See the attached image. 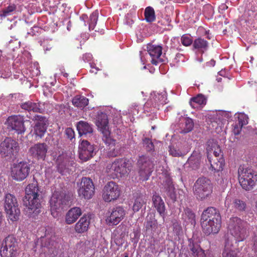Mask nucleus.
Returning a JSON list of instances; mask_svg holds the SVG:
<instances>
[{
  "label": "nucleus",
  "mask_w": 257,
  "mask_h": 257,
  "mask_svg": "<svg viewBox=\"0 0 257 257\" xmlns=\"http://www.w3.org/2000/svg\"><path fill=\"white\" fill-rule=\"evenodd\" d=\"M26 195L24 199L25 209L28 215L32 214H37L40 212L41 207L38 198V187L36 182L29 184L26 188Z\"/></svg>",
  "instance_id": "1"
},
{
  "label": "nucleus",
  "mask_w": 257,
  "mask_h": 257,
  "mask_svg": "<svg viewBox=\"0 0 257 257\" xmlns=\"http://www.w3.org/2000/svg\"><path fill=\"white\" fill-rule=\"evenodd\" d=\"M247 223L237 217L230 218L228 223V231L234 237L236 241H242L247 236Z\"/></svg>",
  "instance_id": "2"
},
{
  "label": "nucleus",
  "mask_w": 257,
  "mask_h": 257,
  "mask_svg": "<svg viewBox=\"0 0 257 257\" xmlns=\"http://www.w3.org/2000/svg\"><path fill=\"white\" fill-rule=\"evenodd\" d=\"M238 175L239 182L245 190H251L257 182V173L250 168L240 166Z\"/></svg>",
  "instance_id": "3"
},
{
  "label": "nucleus",
  "mask_w": 257,
  "mask_h": 257,
  "mask_svg": "<svg viewBox=\"0 0 257 257\" xmlns=\"http://www.w3.org/2000/svg\"><path fill=\"white\" fill-rule=\"evenodd\" d=\"M5 210L9 219L12 221L19 219L20 210L17 198L11 193H6L4 199Z\"/></svg>",
  "instance_id": "4"
},
{
  "label": "nucleus",
  "mask_w": 257,
  "mask_h": 257,
  "mask_svg": "<svg viewBox=\"0 0 257 257\" xmlns=\"http://www.w3.org/2000/svg\"><path fill=\"white\" fill-rule=\"evenodd\" d=\"M108 117L106 113L98 112L96 118L95 124L102 134V140L107 146L112 143V136L111 128L108 125Z\"/></svg>",
  "instance_id": "5"
},
{
  "label": "nucleus",
  "mask_w": 257,
  "mask_h": 257,
  "mask_svg": "<svg viewBox=\"0 0 257 257\" xmlns=\"http://www.w3.org/2000/svg\"><path fill=\"white\" fill-rule=\"evenodd\" d=\"M193 192L198 199L206 198L212 192L211 181L205 177L199 178L194 185Z\"/></svg>",
  "instance_id": "6"
},
{
  "label": "nucleus",
  "mask_w": 257,
  "mask_h": 257,
  "mask_svg": "<svg viewBox=\"0 0 257 257\" xmlns=\"http://www.w3.org/2000/svg\"><path fill=\"white\" fill-rule=\"evenodd\" d=\"M18 249V243L16 238L13 235H9L2 242L1 255L2 257H16Z\"/></svg>",
  "instance_id": "7"
},
{
  "label": "nucleus",
  "mask_w": 257,
  "mask_h": 257,
  "mask_svg": "<svg viewBox=\"0 0 257 257\" xmlns=\"http://www.w3.org/2000/svg\"><path fill=\"white\" fill-rule=\"evenodd\" d=\"M166 95L165 93L154 92L151 94L150 99L144 106L145 112H153L159 109L160 106L166 103Z\"/></svg>",
  "instance_id": "8"
},
{
  "label": "nucleus",
  "mask_w": 257,
  "mask_h": 257,
  "mask_svg": "<svg viewBox=\"0 0 257 257\" xmlns=\"http://www.w3.org/2000/svg\"><path fill=\"white\" fill-rule=\"evenodd\" d=\"M137 165L140 179L143 181L148 180L153 170L152 161L149 158L142 156L140 157Z\"/></svg>",
  "instance_id": "9"
},
{
  "label": "nucleus",
  "mask_w": 257,
  "mask_h": 257,
  "mask_svg": "<svg viewBox=\"0 0 257 257\" xmlns=\"http://www.w3.org/2000/svg\"><path fill=\"white\" fill-rule=\"evenodd\" d=\"M19 150L18 143L11 138H5L0 144V155L2 157L12 158Z\"/></svg>",
  "instance_id": "10"
},
{
  "label": "nucleus",
  "mask_w": 257,
  "mask_h": 257,
  "mask_svg": "<svg viewBox=\"0 0 257 257\" xmlns=\"http://www.w3.org/2000/svg\"><path fill=\"white\" fill-rule=\"evenodd\" d=\"M30 165L26 162H20L14 164L11 168V176L17 181L24 180L29 174Z\"/></svg>",
  "instance_id": "11"
},
{
  "label": "nucleus",
  "mask_w": 257,
  "mask_h": 257,
  "mask_svg": "<svg viewBox=\"0 0 257 257\" xmlns=\"http://www.w3.org/2000/svg\"><path fill=\"white\" fill-rule=\"evenodd\" d=\"M78 193L80 197L85 199L92 198L94 193V186L92 180L89 178L83 177Z\"/></svg>",
  "instance_id": "12"
},
{
  "label": "nucleus",
  "mask_w": 257,
  "mask_h": 257,
  "mask_svg": "<svg viewBox=\"0 0 257 257\" xmlns=\"http://www.w3.org/2000/svg\"><path fill=\"white\" fill-rule=\"evenodd\" d=\"M224 204L227 209L230 211L234 210L236 212L243 211L246 207L244 201L233 197L231 193L227 194Z\"/></svg>",
  "instance_id": "13"
},
{
  "label": "nucleus",
  "mask_w": 257,
  "mask_h": 257,
  "mask_svg": "<svg viewBox=\"0 0 257 257\" xmlns=\"http://www.w3.org/2000/svg\"><path fill=\"white\" fill-rule=\"evenodd\" d=\"M36 121L33 127V134L36 138H42L45 134L47 128V119L46 117L36 115L31 118Z\"/></svg>",
  "instance_id": "14"
},
{
  "label": "nucleus",
  "mask_w": 257,
  "mask_h": 257,
  "mask_svg": "<svg viewBox=\"0 0 257 257\" xmlns=\"http://www.w3.org/2000/svg\"><path fill=\"white\" fill-rule=\"evenodd\" d=\"M68 202V197L64 193H54L50 200V205L52 214H53L54 211L56 212L62 209L63 206L66 205Z\"/></svg>",
  "instance_id": "15"
},
{
  "label": "nucleus",
  "mask_w": 257,
  "mask_h": 257,
  "mask_svg": "<svg viewBox=\"0 0 257 257\" xmlns=\"http://www.w3.org/2000/svg\"><path fill=\"white\" fill-rule=\"evenodd\" d=\"M94 147L86 140H82L79 145V158L86 161L92 158L95 154Z\"/></svg>",
  "instance_id": "16"
},
{
  "label": "nucleus",
  "mask_w": 257,
  "mask_h": 257,
  "mask_svg": "<svg viewBox=\"0 0 257 257\" xmlns=\"http://www.w3.org/2000/svg\"><path fill=\"white\" fill-rule=\"evenodd\" d=\"M131 164L126 159L116 160L113 162V174L116 178L121 177L127 174L131 170Z\"/></svg>",
  "instance_id": "17"
},
{
  "label": "nucleus",
  "mask_w": 257,
  "mask_h": 257,
  "mask_svg": "<svg viewBox=\"0 0 257 257\" xmlns=\"http://www.w3.org/2000/svg\"><path fill=\"white\" fill-rule=\"evenodd\" d=\"M8 126L15 130L18 134H23L26 131L23 117L20 115H12L7 119Z\"/></svg>",
  "instance_id": "18"
},
{
  "label": "nucleus",
  "mask_w": 257,
  "mask_h": 257,
  "mask_svg": "<svg viewBox=\"0 0 257 257\" xmlns=\"http://www.w3.org/2000/svg\"><path fill=\"white\" fill-rule=\"evenodd\" d=\"M221 219L211 220L201 222L204 233L209 235L211 233H217L221 227Z\"/></svg>",
  "instance_id": "19"
},
{
  "label": "nucleus",
  "mask_w": 257,
  "mask_h": 257,
  "mask_svg": "<svg viewBox=\"0 0 257 257\" xmlns=\"http://www.w3.org/2000/svg\"><path fill=\"white\" fill-rule=\"evenodd\" d=\"M48 151V146L45 143H38L29 149V153L32 156L39 160H44Z\"/></svg>",
  "instance_id": "20"
},
{
  "label": "nucleus",
  "mask_w": 257,
  "mask_h": 257,
  "mask_svg": "<svg viewBox=\"0 0 257 257\" xmlns=\"http://www.w3.org/2000/svg\"><path fill=\"white\" fill-rule=\"evenodd\" d=\"M147 48L153 64L156 65L159 62H162L160 56L162 54V47L161 46L149 44Z\"/></svg>",
  "instance_id": "21"
},
{
  "label": "nucleus",
  "mask_w": 257,
  "mask_h": 257,
  "mask_svg": "<svg viewBox=\"0 0 257 257\" xmlns=\"http://www.w3.org/2000/svg\"><path fill=\"white\" fill-rule=\"evenodd\" d=\"M188 241V249L193 257H205L204 250L201 248L197 239L193 237L189 239Z\"/></svg>",
  "instance_id": "22"
},
{
  "label": "nucleus",
  "mask_w": 257,
  "mask_h": 257,
  "mask_svg": "<svg viewBox=\"0 0 257 257\" xmlns=\"http://www.w3.org/2000/svg\"><path fill=\"white\" fill-rule=\"evenodd\" d=\"M44 105V104H43ZM21 107L28 111L42 113L44 111V107L39 102H35L32 101H28L21 104Z\"/></svg>",
  "instance_id": "23"
},
{
  "label": "nucleus",
  "mask_w": 257,
  "mask_h": 257,
  "mask_svg": "<svg viewBox=\"0 0 257 257\" xmlns=\"http://www.w3.org/2000/svg\"><path fill=\"white\" fill-rule=\"evenodd\" d=\"M211 220L221 219L219 211L215 208L210 207L204 210L201 215V222Z\"/></svg>",
  "instance_id": "24"
},
{
  "label": "nucleus",
  "mask_w": 257,
  "mask_h": 257,
  "mask_svg": "<svg viewBox=\"0 0 257 257\" xmlns=\"http://www.w3.org/2000/svg\"><path fill=\"white\" fill-rule=\"evenodd\" d=\"M55 239V236L54 234L52 232L46 230L45 235L41 237L40 241L42 246L51 248L52 246H55L56 244Z\"/></svg>",
  "instance_id": "25"
},
{
  "label": "nucleus",
  "mask_w": 257,
  "mask_h": 257,
  "mask_svg": "<svg viewBox=\"0 0 257 257\" xmlns=\"http://www.w3.org/2000/svg\"><path fill=\"white\" fill-rule=\"evenodd\" d=\"M81 214L82 211L79 207L72 208L66 214V223L68 224H71L75 222Z\"/></svg>",
  "instance_id": "26"
},
{
  "label": "nucleus",
  "mask_w": 257,
  "mask_h": 257,
  "mask_svg": "<svg viewBox=\"0 0 257 257\" xmlns=\"http://www.w3.org/2000/svg\"><path fill=\"white\" fill-rule=\"evenodd\" d=\"M200 158L201 156L199 153L193 152L185 164L186 167H188L192 170H197L200 166Z\"/></svg>",
  "instance_id": "27"
},
{
  "label": "nucleus",
  "mask_w": 257,
  "mask_h": 257,
  "mask_svg": "<svg viewBox=\"0 0 257 257\" xmlns=\"http://www.w3.org/2000/svg\"><path fill=\"white\" fill-rule=\"evenodd\" d=\"M58 170L62 174L67 172L69 167L72 164L70 163V158L64 155L59 156L57 159Z\"/></svg>",
  "instance_id": "28"
},
{
  "label": "nucleus",
  "mask_w": 257,
  "mask_h": 257,
  "mask_svg": "<svg viewBox=\"0 0 257 257\" xmlns=\"http://www.w3.org/2000/svg\"><path fill=\"white\" fill-rule=\"evenodd\" d=\"M222 257H238L237 250L233 246L232 243L229 238L225 240Z\"/></svg>",
  "instance_id": "29"
},
{
  "label": "nucleus",
  "mask_w": 257,
  "mask_h": 257,
  "mask_svg": "<svg viewBox=\"0 0 257 257\" xmlns=\"http://www.w3.org/2000/svg\"><path fill=\"white\" fill-rule=\"evenodd\" d=\"M179 124L180 128V133H187L191 131L194 126L193 120L189 117H183L180 119Z\"/></svg>",
  "instance_id": "30"
},
{
  "label": "nucleus",
  "mask_w": 257,
  "mask_h": 257,
  "mask_svg": "<svg viewBox=\"0 0 257 257\" xmlns=\"http://www.w3.org/2000/svg\"><path fill=\"white\" fill-rule=\"evenodd\" d=\"M76 127L80 136L92 134L93 132L92 125L85 121H78L77 123Z\"/></svg>",
  "instance_id": "31"
},
{
  "label": "nucleus",
  "mask_w": 257,
  "mask_h": 257,
  "mask_svg": "<svg viewBox=\"0 0 257 257\" xmlns=\"http://www.w3.org/2000/svg\"><path fill=\"white\" fill-rule=\"evenodd\" d=\"M90 222L88 217L86 216L82 217L79 221L75 224V230L77 233H83L87 231Z\"/></svg>",
  "instance_id": "32"
},
{
  "label": "nucleus",
  "mask_w": 257,
  "mask_h": 257,
  "mask_svg": "<svg viewBox=\"0 0 257 257\" xmlns=\"http://www.w3.org/2000/svg\"><path fill=\"white\" fill-rule=\"evenodd\" d=\"M193 47L197 51L203 53L208 48V42L202 38H198L193 41Z\"/></svg>",
  "instance_id": "33"
},
{
  "label": "nucleus",
  "mask_w": 257,
  "mask_h": 257,
  "mask_svg": "<svg viewBox=\"0 0 257 257\" xmlns=\"http://www.w3.org/2000/svg\"><path fill=\"white\" fill-rule=\"evenodd\" d=\"M153 201L155 207L160 215L164 218L165 207V204L161 197L159 195H154L153 196Z\"/></svg>",
  "instance_id": "34"
},
{
  "label": "nucleus",
  "mask_w": 257,
  "mask_h": 257,
  "mask_svg": "<svg viewBox=\"0 0 257 257\" xmlns=\"http://www.w3.org/2000/svg\"><path fill=\"white\" fill-rule=\"evenodd\" d=\"M208 159L210 163L211 167L215 172L221 171L223 170L224 165V160L222 156L219 158L211 159V157L208 156Z\"/></svg>",
  "instance_id": "35"
},
{
  "label": "nucleus",
  "mask_w": 257,
  "mask_h": 257,
  "mask_svg": "<svg viewBox=\"0 0 257 257\" xmlns=\"http://www.w3.org/2000/svg\"><path fill=\"white\" fill-rule=\"evenodd\" d=\"M208 143V147L207 148L208 156L209 155V156L211 154L213 155V157H211V159L219 158L220 157V156H222V157H223L221 150L217 144L214 143L210 146L211 142H209Z\"/></svg>",
  "instance_id": "36"
},
{
  "label": "nucleus",
  "mask_w": 257,
  "mask_h": 257,
  "mask_svg": "<svg viewBox=\"0 0 257 257\" xmlns=\"http://www.w3.org/2000/svg\"><path fill=\"white\" fill-rule=\"evenodd\" d=\"M72 103L75 107L82 109L88 104L89 100L84 96L78 95L72 98Z\"/></svg>",
  "instance_id": "37"
},
{
  "label": "nucleus",
  "mask_w": 257,
  "mask_h": 257,
  "mask_svg": "<svg viewBox=\"0 0 257 257\" xmlns=\"http://www.w3.org/2000/svg\"><path fill=\"white\" fill-rule=\"evenodd\" d=\"M206 99L204 95L198 94L196 97H192L190 100V104L194 108H198L206 104Z\"/></svg>",
  "instance_id": "38"
},
{
  "label": "nucleus",
  "mask_w": 257,
  "mask_h": 257,
  "mask_svg": "<svg viewBox=\"0 0 257 257\" xmlns=\"http://www.w3.org/2000/svg\"><path fill=\"white\" fill-rule=\"evenodd\" d=\"M112 182L107 183L103 190L102 197L105 202H110L112 200Z\"/></svg>",
  "instance_id": "39"
},
{
  "label": "nucleus",
  "mask_w": 257,
  "mask_h": 257,
  "mask_svg": "<svg viewBox=\"0 0 257 257\" xmlns=\"http://www.w3.org/2000/svg\"><path fill=\"white\" fill-rule=\"evenodd\" d=\"M125 215L124 209L120 207H117L113 210V225L117 224L123 218Z\"/></svg>",
  "instance_id": "40"
},
{
  "label": "nucleus",
  "mask_w": 257,
  "mask_h": 257,
  "mask_svg": "<svg viewBox=\"0 0 257 257\" xmlns=\"http://www.w3.org/2000/svg\"><path fill=\"white\" fill-rule=\"evenodd\" d=\"M183 219L187 222L194 225L195 223V214L189 209L185 210L183 214Z\"/></svg>",
  "instance_id": "41"
},
{
  "label": "nucleus",
  "mask_w": 257,
  "mask_h": 257,
  "mask_svg": "<svg viewBox=\"0 0 257 257\" xmlns=\"http://www.w3.org/2000/svg\"><path fill=\"white\" fill-rule=\"evenodd\" d=\"M136 18V10L131 8L125 16L124 23L128 26H131L134 24V19Z\"/></svg>",
  "instance_id": "42"
},
{
  "label": "nucleus",
  "mask_w": 257,
  "mask_h": 257,
  "mask_svg": "<svg viewBox=\"0 0 257 257\" xmlns=\"http://www.w3.org/2000/svg\"><path fill=\"white\" fill-rule=\"evenodd\" d=\"M169 154L173 157H179L185 155L188 152L187 149L180 150L174 147H169Z\"/></svg>",
  "instance_id": "43"
},
{
  "label": "nucleus",
  "mask_w": 257,
  "mask_h": 257,
  "mask_svg": "<svg viewBox=\"0 0 257 257\" xmlns=\"http://www.w3.org/2000/svg\"><path fill=\"white\" fill-rule=\"evenodd\" d=\"M145 20L148 22H152L155 20L156 17L154 9L151 7H148L145 11Z\"/></svg>",
  "instance_id": "44"
},
{
  "label": "nucleus",
  "mask_w": 257,
  "mask_h": 257,
  "mask_svg": "<svg viewBox=\"0 0 257 257\" xmlns=\"http://www.w3.org/2000/svg\"><path fill=\"white\" fill-rule=\"evenodd\" d=\"M165 192L167 195L173 200H175L176 198V194L175 192V188L172 183L169 181L167 184V186L165 187Z\"/></svg>",
  "instance_id": "45"
},
{
  "label": "nucleus",
  "mask_w": 257,
  "mask_h": 257,
  "mask_svg": "<svg viewBox=\"0 0 257 257\" xmlns=\"http://www.w3.org/2000/svg\"><path fill=\"white\" fill-rule=\"evenodd\" d=\"M98 17V12L97 11H94L90 15L89 23V30L94 29L97 22Z\"/></svg>",
  "instance_id": "46"
},
{
  "label": "nucleus",
  "mask_w": 257,
  "mask_h": 257,
  "mask_svg": "<svg viewBox=\"0 0 257 257\" xmlns=\"http://www.w3.org/2000/svg\"><path fill=\"white\" fill-rule=\"evenodd\" d=\"M144 203V201L143 199L139 197H137L134 203L133 206V210L134 212H136L139 211V210L142 208L143 204Z\"/></svg>",
  "instance_id": "47"
},
{
  "label": "nucleus",
  "mask_w": 257,
  "mask_h": 257,
  "mask_svg": "<svg viewBox=\"0 0 257 257\" xmlns=\"http://www.w3.org/2000/svg\"><path fill=\"white\" fill-rule=\"evenodd\" d=\"M181 41L185 46H189L193 43L191 36L189 35H183L181 38Z\"/></svg>",
  "instance_id": "48"
},
{
  "label": "nucleus",
  "mask_w": 257,
  "mask_h": 257,
  "mask_svg": "<svg viewBox=\"0 0 257 257\" xmlns=\"http://www.w3.org/2000/svg\"><path fill=\"white\" fill-rule=\"evenodd\" d=\"M120 124L122 123L121 114L120 111L113 109V124Z\"/></svg>",
  "instance_id": "49"
},
{
  "label": "nucleus",
  "mask_w": 257,
  "mask_h": 257,
  "mask_svg": "<svg viewBox=\"0 0 257 257\" xmlns=\"http://www.w3.org/2000/svg\"><path fill=\"white\" fill-rule=\"evenodd\" d=\"M143 146L147 151H151L154 149V145L151 140L149 138H145L143 140Z\"/></svg>",
  "instance_id": "50"
},
{
  "label": "nucleus",
  "mask_w": 257,
  "mask_h": 257,
  "mask_svg": "<svg viewBox=\"0 0 257 257\" xmlns=\"http://www.w3.org/2000/svg\"><path fill=\"white\" fill-rule=\"evenodd\" d=\"M139 110L140 108L139 107L138 105L136 103H134L128 109V112L132 115H136L138 114Z\"/></svg>",
  "instance_id": "51"
},
{
  "label": "nucleus",
  "mask_w": 257,
  "mask_h": 257,
  "mask_svg": "<svg viewBox=\"0 0 257 257\" xmlns=\"http://www.w3.org/2000/svg\"><path fill=\"white\" fill-rule=\"evenodd\" d=\"M248 117L247 116L243 114H240L238 117V124H240V126H243L248 123Z\"/></svg>",
  "instance_id": "52"
},
{
  "label": "nucleus",
  "mask_w": 257,
  "mask_h": 257,
  "mask_svg": "<svg viewBox=\"0 0 257 257\" xmlns=\"http://www.w3.org/2000/svg\"><path fill=\"white\" fill-rule=\"evenodd\" d=\"M15 10L16 6L14 5H10L3 11V16L7 17Z\"/></svg>",
  "instance_id": "53"
},
{
  "label": "nucleus",
  "mask_w": 257,
  "mask_h": 257,
  "mask_svg": "<svg viewBox=\"0 0 257 257\" xmlns=\"http://www.w3.org/2000/svg\"><path fill=\"white\" fill-rule=\"evenodd\" d=\"M252 251L254 252V256H252L250 254L248 255V257H257V236H254L252 238Z\"/></svg>",
  "instance_id": "54"
},
{
  "label": "nucleus",
  "mask_w": 257,
  "mask_h": 257,
  "mask_svg": "<svg viewBox=\"0 0 257 257\" xmlns=\"http://www.w3.org/2000/svg\"><path fill=\"white\" fill-rule=\"evenodd\" d=\"M120 188L113 183V200L118 198L120 194Z\"/></svg>",
  "instance_id": "55"
},
{
  "label": "nucleus",
  "mask_w": 257,
  "mask_h": 257,
  "mask_svg": "<svg viewBox=\"0 0 257 257\" xmlns=\"http://www.w3.org/2000/svg\"><path fill=\"white\" fill-rule=\"evenodd\" d=\"M65 133L68 139H69L70 140H72L73 138H74L75 133L73 130L70 127L67 128L65 130Z\"/></svg>",
  "instance_id": "56"
},
{
  "label": "nucleus",
  "mask_w": 257,
  "mask_h": 257,
  "mask_svg": "<svg viewBox=\"0 0 257 257\" xmlns=\"http://www.w3.org/2000/svg\"><path fill=\"white\" fill-rule=\"evenodd\" d=\"M233 130L232 132L235 135H238L240 134L242 126H240V124H239L237 123H235L233 124Z\"/></svg>",
  "instance_id": "57"
},
{
  "label": "nucleus",
  "mask_w": 257,
  "mask_h": 257,
  "mask_svg": "<svg viewBox=\"0 0 257 257\" xmlns=\"http://www.w3.org/2000/svg\"><path fill=\"white\" fill-rule=\"evenodd\" d=\"M157 224V221L156 220H152L147 221L146 223L145 226L147 230H149L156 226Z\"/></svg>",
  "instance_id": "58"
},
{
  "label": "nucleus",
  "mask_w": 257,
  "mask_h": 257,
  "mask_svg": "<svg viewBox=\"0 0 257 257\" xmlns=\"http://www.w3.org/2000/svg\"><path fill=\"white\" fill-rule=\"evenodd\" d=\"M174 62L178 63L180 61L184 62V56L180 53H177L174 59Z\"/></svg>",
  "instance_id": "59"
},
{
  "label": "nucleus",
  "mask_w": 257,
  "mask_h": 257,
  "mask_svg": "<svg viewBox=\"0 0 257 257\" xmlns=\"http://www.w3.org/2000/svg\"><path fill=\"white\" fill-rule=\"evenodd\" d=\"M92 59V55L90 53H85L82 56V59L84 62H90Z\"/></svg>",
  "instance_id": "60"
},
{
  "label": "nucleus",
  "mask_w": 257,
  "mask_h": 257,
  "mask_svg": "<svg viewBox=\"0 0 257 257\" xmlns=\"http://www.w3.org/2000/svg\"><path fill=\"white\" fill-rule=\"evenodd\" d=\"M218 123L217 121H213L211 122V123L209 124V127L213 130H215L217 131L218 129Z\"/></svg>",
  "instance_id": "61"
},
{
  "label": "nucleus",
  "mask_w": 257,
  "mask_h": 257,
  "mask_svg": "<svg viewBox=\"0 0 257 257\" xmlns=\"http://www.w3.org/2000/svg\"><path fill=\"white\" fill-rule=\"evenodd\" d=\"M215 64V61L214 60H211L207 63V66H214Z\"/></svg>",
  "instance_id": "62"
},
{
  "label": "nucleus",
  "mask_w": 257,
  "mask_h": 257,
  "mask_svg": "<svg viewBox=\"0 0 257 257\" xmlns=\"http://www.w3.org/2000/svg\"><path fill=\"white\" fill-rule=\"evenodd\" d=\"M112 214V213L110 214V216H108L106 219V222L107 223V224H109V225H110L111 223H112V221H111V215Z\"/></svg>",
  "instance_id": "63"
},
{
  "label": "nucleus",
  "mask_w": 257,
  "mask_h": 257,
  "mask_svg": "<svg viewBox=\"0 0 257 257\" xmlns=\"http://www.w3.org/2000/svg\"><path fill=\"white\" fill-rule=\"evenodd\" d=\"M99 70V68H96V70L94 69H91L90 70V72L91 73H94L95 74L97 73V72Z\"/></svg>",
  "instance_id": "64"
}]
</instances>
